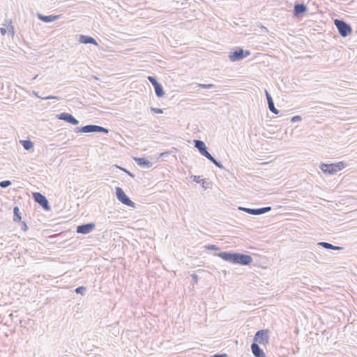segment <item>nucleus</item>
<instances>
[{"instance_id": "nucleus-1", "label": "nucleus", "mask_w": 357, "mask_h": 357, "mask_svg": "<svg viewBox=\"0 0 357 357\" xmlns=\"http://www.w3.org/2000/svg\"><path fill=\"white\" fill-rule=\"evenodd\" d=\"M74 131L75 132L83 133L102 132L107 134L109 132V130L100 126L90 124L82 127H77L75 128Z\"/></svg>"}, {"instance_id": "nucleus-2", "label": "nucleus", "mask_w": 357, "mask_h": 357, "mask_svg": "<svg viewBox=\"0 0 357 357\" xmlns=\"http://www.w3.org/2000/svg\"><path fill=\"white\" fill-rule=\"evenodd\" d=\"M334 24L337 29L339 34L343 38L348 36L352 32L351 25L343 20L335 19L334 20Z\"/></svg>"}, {"instance_id": "nucleus-3", "label": "nucleus", "mask_w": 357, "mask_h": 357, "mask_svg": "<svg viewBox=\"0 0 357 357\" xmlns=\"http://www.w3.org/2000/svg\"><path fill=\"white\" fill-rule=\"evenodd\" d=\"M250 54V51L248 50H244L241 47H236L229 52V59L232 62L238 61L248 57Z\"/></svg>"}, {"instance_id": "nucleus-4", "label": "nucleus", "mask_w": 357, "mask_h": 357, "mask_svg": "<svg viewBox=\"0 0 357 357\" xmlns=\"http://www.w3.org/2000/svg\"><path fill=\"white\" fill-rule=\"evenodd\" d=\"M116 197L123 204L134 208H136L135 203L130 199L121 187L116 188Z\"/></svg>"}, {"instance_id": "nucleus-5", "label": "nucleus", "mask_w": 357, "mask_h": 357, "mask_svg": "<svg viewBox=\"0 0 357 357\" xmlns=\"http://www.w3.org/2000/svg\"><path fill=\"white\" fill-rule=\"evenodd\" d=\"M269 331L268 329H261L255 333L252 342H256V344H267L269 342V336H268Z\"/></svg>"}, {"instance_id": "nucleus-6", "label": "nucleus", "mask_w": 357, "mask_h": 357, "mask_svg": "<svg viewBox=\"0 0 357 357\" xmlns=\"http://www.w3.org/2000/svg\"><path fill=\"white\" fill-rule=\"evenodd\" d=\"M32 197L33 200L40 204L43 209L45 211H50L51 209L49 202L45 195H42L40 192H33Z\"/></svg>"}, {"instance_id": "nucleus-7", "label": "nucleus", "mask_w": 357, "mask_h": 357, "mask_svg": "<svg viewBox=\"0 0 357 357\" xmlns=\"http://www.w3.org/2000/svg\"><path fill=\"white\" fill-rule=\"evenodd\" d=\"M240 211H244L248 214L254 215H259L261 214H264L265 213H267L271 210V206H266L262 208H245L240 206L238 208Z\"/></svg>"}, {"instance_id": "nucleus-8", "label": "nucleus", "mask_w": 357, "mask_h": 357, "mask_svg": "<svg viewBox=\"0 0 357 357\" xmlns=\"http://www.w3.org/2000/svg\"><path fill=\"white\" fill-rule=\"evenodd\" d=\"M252 260V257L249 255L236 252L234 264L247 266L250 264Z\"/></svg>"}, {"instance_id": "nucleus-9", "label": "nucleus", "mask_w": 357, "mask_h": 357, "mask_svg": "<svg viewBox=\"0 0 357 357\" xmlns=\"http://www.w3.org/2000/svg\"><path fill=\"white\" fill-rule=\"evenodd\" d=\"M195 147L197 149L200 154L207 159H208L212 155L208 151V148L205 143L199 139H195L193 141Z\"/></svg>"}, {"instance_id": "nucleus-10", "label": "nucleus", "mask_w": 357, "mask_h": 357, "mask_svg": "<svg viewBox=\"0 0 357 357\" xmlns=\"http://www.w3.org/2000/svg\"><path fill=\"white\" fill-rule=\"evenodd\" d=\"M96 227V224L93 222H88L78 225L76 228V232L82 234H88L91 232Z\"/></svg>"}, {"instance_id": "nucleus-11", "label": "nucleus", "mask_w": 357, "mask_h": 357, "mask_svg": "<svg viewBox=\"0 0 357 357\" xmlns=\"http://www.w3.org/2000/svg\"><path fill=\"white\" fill-rule=\"evenodd\" d=\"M236 255V252H234L233 251H222L217 254H215V255L220 257L225 261L230 262L232 264L235 263Z\"/></svg>"}, {"instance_id": "nucleus-12", "label": "nucleus", "mask_w": 357, "mask_h": 357, "mask_svg": "<svg viewBox=\"0 0 357 357\" xmlns=\"http://www.w3.org/2000/svg\"><path fill=\"white\" fill-rule=\"evenodd\" d=\"M56 119L64 121L72 125H77L79 123V121L75 119L73 115L68 112H62L57 114Z\"/></svg>"}, {"instance_id": "nucleus-13", "label": "nucleus", "mask_w": 357, "mask_h": 357, "mask_svg": "<svg viewBox=\"0 0 357 357\" xmlns=\"http://www.w3.org/2000/svg\"><path fill=\"white\" fill-rule=\"evenodd\" d=\"M307 11V7L303 3H296L294 6L293 15L295 17H301Z\"/></svg>"}, {"instance_id": "nucleus-14", "label": "nucleus", "mask_w": 357, "mask_h": 357, "mask_svg": "<svg viewBox=\"0 0 357 357\" xmlns=\"http://www.w3.org/2000/svg\"><path fill=\"white\" fill-rule=\"evenodd\" d=\"M319 167H320L321 170L326 174L333 175L337 172V171L336 169V166L335 165L334 163H331V164L321 163Z\"/></svg>"}, {"instance_id": "nucleus-15", "label": "nucleus", "mask_w": 357, "mask_h": 357, "mask_svg": "<svg viewBox=\"0 0 357 357\" xmlns=\"http://www.w3.org/2000/svg\"><path fill=\"white\" fill-rule=\"evenodd\" d=\"M133 160L141 167L149 169L153 166V163L150 162L149 160H147L146 158L135 157Z\"/></svg>"}, {"instance_id": "nucleus-16", "label": "nucleus", "mask_w": 357, "mask_h": 357, "mask_svg": "<svg viewBox=\"0 0 357 357\" xmlns=\"http://www.w3.org/2000/svg\"><path fill=\"white\" fill-rule=\"evenodd\" d=\"M265 95L267 100L268 107L270 111L275 114H278L280 113V111L275 108L273 98L267 90H265Z\"/></svg>"}, {"instance_id": "nucleus-17", "label": "nucleus", "mask_w": 357, "mask_h": 357, "mask_svg": "<svg viewBox=\"0 0 357 357\" xmlns=\"http://www.w3.org/2000/svg\"><path fill=\"white\" fill-rule=\"evenodd\" d=\"M251 351L255 357H266V354L263 349L256 342L251 344Z\"/></svg>"}, {"instance_id": "nucleus-18", "label": "nucleus", "mask_w": 357, "mask_h": 357, "mask_svg": "<svg viewBox=\"0 0 357 357\" xmlns=\"http://www.w3.org/2000/svg\"><path fill=\"white\" fill-rule=\"evenodd\" d=\"M59 15H43L42 14H38V18L46 23L52 22L54 21L57 20L59 19Z\"/></svg>"}, {"instance_id": "nucleus-19", "label": "nucleus", "mask_w": 357, "mask_h": 357, "mask_svg": "<svg viewBox=\"0 0 357 357\" xmlns=\"http://www.w3.org/2000/svg\"><path fill=\"white\" fill-rule=\"evenodd\" d=\"M79 41L83 44H93L98 45L97 41L91 36L80 35Z\"/></svg>"}, {"instance_id": "nucleus-20", "label": "nucleus", "mask_w": 357, "mask_h": 357, "mask_svg": "<svg viewBox=\"0 0 357 357\" xmlns=\"http://www.w3.org/2000/svg\"><path fill=\"white\" fill-rule=\"evenodd\" d=\"M155 93L157 97L162 98L165 95V91L163 87L160 83H158L155 86H153Z\"/></svg>"}, {"instance_id": "nucleus-21", "label": "nucleus", "mask_w": 357, "mask_h": 357, "mask_svg": "<svg viewBox=\"0 0 357 357\" xmlns=\"http://www.w3.org/2000/svg\"><path fill=\"white\" fill-rule=\"evenodd\" d=\"M20 142L26 151H29L33 147V143L29 139L21 140Z\"/></svg>"}, {"instance_id": "nucleus-22", "label": "nucleus", "mask_w": 357, "mask_h": 357, "mask_svg": "<svg viewBox=\"0 0 357 357\" xmlns=\"http://www.w3.org/2000/svg\"><path fill=\"white\" fill-rule=\"evenodd\" d=\"M22 220L21 213L17 206H15L13 208V220L15 222H20Z\"/></svg>"}, {"instance_id": "nucleus-23", "label": "nucleus", "mask_w": 357, "mask_h": 357, "mask_svg": "<svg viewBox=\"0 0 357 357\" xmlns=\"http://www.w3.org/2000/svg\"><path fill=\"white\" fill-rule=\"evenodd\" d=\"M177 151V149L176 148H172V150L171 151H165L163 153H161L159 154L158 155V159H161L162 160H165V158L168 157L169 155H170L172 153H173L174 151Z\"/></svg>"}, {"instance_id": "nucleus-24", "label": "nucleus", "mask_w": 357, "mask_h": 357, "mask_svg": "<svg viewBox=\"0 0 357 357\" xmlns=\"http://www.w3.org/2000/svg\"><path fill=\"white\" fill-rule=\"evenodd\" d=\"M208 160L213 162L216 167L220 169H224L223 165L219 161H218L213 155H211Z\"/></svg>"}, {"instance_id": "nucleus-25", "label": "nucleus", "mask_w": 357, "mask_h": 357, "mask_svg": "<svg viewBox=\"0 0 357 357\" xmlns=\"http://www.w3.org/2000/svg\"><path fill=\"white\" fill-rule=\"evenodd\" d=\"M86 291V287H85L84 286H79L75 289V291L76 292V294H82V295H84Z\"/></svg>"}, {"instance_id": "nucleus-26", "label": "nucleus", "mask_w": 357, "mask_h": 357, "mask_svg": "<svg viewBox=\"0 0 357 357\" xmlns=\"http://www.w3.org/2000/svg\"><path fill=\"white\" fill-rule=\"evenodd\" d=\"M317 245L321 246L322 248H324L325 249H328V250H330L331 248H333V244L327 243V242H319L317 243Z\"/></svg>"}, {"instance_id": "nucleus-27", "label": "nucleus", "mask_w": 357, "mask_h": 357, "mask_svg": "<svg viewBox=\"0 0 357 357\" xmlns=\"http://www.w3.org/2000/svg\"><path fill=\"white\" fill-rule=\"evenodd\" d=\"M197 87H199V88H202V89H213L215 86L213 84H197Z\"/></svg>"}, {"instance_id": "nucleus-28", "label": "nucleus", "mask_w": 357, "mask_h": 357, "mask_svg": "<svg viewBox=\"0 0 357 357\" xmlns=\"http://www.w3.org/2000/svg\"><path fill=\"white\" fill-rule=\"evenodd\" d=\"M12 184V182L9 180H4L0 182V187L1 188H6L10 186Z\"/></svg>"}, {"instance_id": "nucleus-29", "label": "nucleus", "mask_w": 357, "mask_h": 357, "mask_svg": "<svg viewBox=\"0 0 357 357\" xmlns=\"http://www.w3.org/2000/svg\"><path fill=\"white\" fill-rule=\"evenodd\" d=\"M147 79L151 82V84L153 85V86H155L156 84H158L159 83L155 77L148 76Z\"/></svg>"}, {"instance_id": "nucleus-30", "label": "nucleus", "mask_w": 357, "mask_h": 357, "mask_svg": "<svg viewBox=\"0 0 357 357\" xmlns=\"http://www.w3.org/2000/svg\"><path fill=\"white\" fill-rule=\"evenodd\" d=\"M334 164L336 166V169L337 172L342 170L346 166V164L344 162H339L337 163H334Z\"/></svg>"}, {"instance_id": "nucleus-31", "label": "nucleus", "mask_w": 357, "mask_h": 357, "mask_svg": "<svg viewBox=\"0 0 357 357\" xmlns=\"http://www.w3.org/2000/svg\"><path fill=\"white\" fill-rule=\"evenodd\" d=\"M116 168L120 169L123 172H126L128 175H129L132 178H135V174L130 172V171L127 170L126 168L119 167L118 165H115Z\"/></svg>"}, {"instance_id": "nucleus-32", "label": "nucleus", "mask_w": 357, "mask_h": 357, "mask_svg": "<svg viewBox=\"0 0 357 357\" xmlns=\"http://www.w3.org/2000/svg\"><path fill=\"white\" fill-rule=\"evenodd\" d=\"M200 184L202 185V186L204 188L207 189V188H210V185H211V182H207L204 179H202Z\"/></svg>"}, {"instance_id": "nucleus-33", "label": "nucleus", "mask_w": 357, "mask_h": 357, "mask_svg": "<svg viewBox=\"0 0 357 357\" xmlns=\"http://www.w3.org/2000/svg\"><path fill=\"white\" fill-rule=\"evenodd\" d=\"M205 248L208 250H220V248H218L215 245H206Z\"/></svg>"}, {"instance_id": "nucleus-34", "label": "nucleus", "mask_w": 357, "mask_h": 357, "mask_svg": "<svg viewBox=\"0 0 357 357\" xmlns=\"http://www.w3.org/2000/svg\"><path fill=\"white\" fill-rule=\"evenodd\" d=\"M151 111L155 114H162L163 113V110L160 108H156V107H151L150 108Z\"/></svg>"}, {"instance_id": "nucleus-35", "label": "nucleus", "mask_w": 357, "mask_h": 357, "mask_svg": "<svg viewBox=\"0 0 357 357\" xmlns=\"http://www.w3.org/2000/svg\"><path fill=\"white\" fill-rule=\"evenodd\" d=\"M301 120H302V117L301 116L296 115L291 118V121L293 123H295V122L301 121Z\"/></svg>"}, {"instance_id": "nucleus-36", "label": "nucleus", "mask_w": 357, "mask_h": 357, "mask_svg": "<svg viewBox=\"0 0 357 357\" xmlns=\"http://www.w3.org/2000/svg\"><path fill=\"white\" fill-rule=\"evenodd\" d=\"M8 31L11 34L12 36H14V34H15L14 27L11 24V22H10V24L8 26Z\"/></svg>"}, {"instance_id": "nucleus-37", "label": "nucleus", "mask_w": 357, "mask_h": 357, "mask_svg": "<svg viewBox=\"0 0 357 357\" xmlns=\"http://www.w3.org/2000/svg\"><path fill=\"white\" fill-rule=\"evenodd\" d=\"M191 178H192V180L194 181H195L196 183H201V178H200V176H195V175H192L190 176Z\"/></svg>"}, {"instance_id": "nucleus-38", "label": "nucleus", "mask_w": 357, "mask_h": 357, "mask_svg": "<svg viewBox=\"0 0 357 357\" xmlns=\"http://www.w3.org/2000/svg\"><path fill=\"white\" fill-rule=\"evenodd\" d=\"M21 225H22V227H21L22 230H23L24 231H26L29 229L28 226L26 225V223L25 222L22 221L21 222Z\"/></svg>"}, {"instance_id": "nucleus-39", "label": "nucleus", "mask_w": 357, "mask_h": 357, "mask_svg": "<svg viewBox=\"0 0 357 357\" xmlns=\"http://www.w3.org/2000/svg\"><path fill=\"white\" fill-rule=\"evenodd\" d=\"M190 276L192 278L194 283L197 284L198 282V275L196 273H192Z\"/></svg>"}, {"instance_id": "nucleus-40", "label": "nucleus", "mask_w": 357, "mask_h": 357, "mask_svg": "<svg viewBox=\"0 0 357 357\" xmlns=\"http://www.w3.org/2000/svg\"><path fill=\"white\" fill-rule=\"evenodd\" d=\"M42 99H44V100H52V99L59 100V98L57 96H46L45 98H42Z\"/></svg>"}, {"instance_id": "nucleus-41", "label": "nucleus", "mask_w": 357, "mask_h": 357, "mask_svg": "<svg viewBox=\"0 0 357 357\" xmlns=\"http://www.w3.org/2000/svg\"><path fill=\"white\" fill-rule=\"evenodd\" d=\"M333 248H331L330 250H343V248L340 247V246H337V245H333Z\"/></svg>"}, {"instance_id": "nucleus-42", "label": "nucleus", "mask_w": 357, "mask_h": 357, "mask_svg": "<svg viewBox=\"0 0 357 357\" xmlns=\"http://www.w3.org/2000/svg\"><path fill=\"white\" fill-rule=\"evenodd\" d=\"M227 355L226 354H215L213 357H227Z\"/></svg>"}, {"instance_id": "nucleus-43", "label": "nucleus", "mask_w": 357, "mask_h": 357, "mask_svg": "<svg viewBox=\"0 0 357 357\" xmlns=\"http://www.w3.org/2000/svg\"><path fill=\"white\" fill-rule=\"evenodd\" d=\"M261 29L262 32H264V33H268V29L266 27L264 26H261Z\"/></svg>"}, {"instance_id": "nucleus-44", "label": "nucleus", "mask_w": 357, "mask_h": 357, "mask_svg": "<svg viewBox=\"0 0 357 357\" xmlns=\"http://www.w3.org/2000/svg\"><path fill=\"white\" fill-rule=\"evenodd\" d=\"M0 31H1V33L3 36H4L6 33V32H7V31H6V29L5 28H1L0 29Z\"/></svg>"}, {"instance_id": "nucleus-45", "label": "nucleus", "mask_w": 357, "mask_h": 357, "mask_svg": "<svg viewBox=\"0 0 357 357\" xmlns=\"http://www.w3.org/2000/svg\"><path fill=\"white\" fill-rule=\"evenodd\" d=\"M308 255H309V256H308V257H309L310 259H312V257H314V255L312 252H309V253H308Z\"/></svg>"}, {"instance_id": "nucleus-46", "label": "nucleus", "mask_w": 357, "mask_h": 357, "mask_svg": "<svg viewBox=\"0 0 357 357\" xmlns=\"http://www.w3.org/2000/svg\"><path fill=\"white\" fill-rule=\"evenodd\" d=\"M32 93H33V94L34 96H36V97L41 98H40V96H39L38 95V93H37L36 91H33V92H32Z\"/></svg>"}]
</instances>
